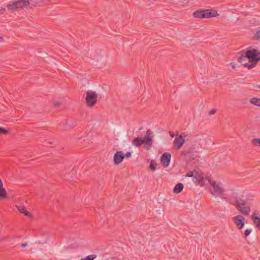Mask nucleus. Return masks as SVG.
<instances>
[{
    "label": "nucleus",
    "mask_w": 260,
    "mask_h": 260,
    "mask_svg": "<svg viewBox=\"0 0 260 260\" xmlns=\"http://www.w3.org/2000/svg\"><path fill=\"white\" fill-rule=\"evenodd\" d=\"M191 136L183 133L180 135V159H183L188 162L197 160L199 156L196 154H192L191 152L193 149L191 144Z\"/></svg>",
    "instance_id": "f257e3e1"
},
{
    "label": "nucleus",
    "mask_w": 260,
    "mask_h": 260,
    "mask_svg": "<svg viewBox=\"0 0 260 260\" xmlns=\"http://www.w3.org/2000/svg\"><path fill=\"white\" fill-rule=\"evenodd\" d=\"M43 3V0H19L8 4L7 8L9 11H16L20 9L28 8L30 4L34 6L40 5Z\"/></svg>",
    "instance_id": "f03ea898"
},
{
    "label": "nucleus",
    "mask_w": 260,
    "mask_h": 260,
    "mask_svg": "<svg viewBox=\"0 0 260 260\" xmlns=\"http://www.w3.org/2000/svg\"><path fill=\"white\" fill-rule=\"evenodd\" d=\"M186 176L192 177L193 181L201 184V186L205 184L203 174L199 171L194 170L193 171L189 172L187 173Z\"/></svg>",
    "instance_id": "7ed1b4c3"
},
{
    "label": "nucleus",
    "mask_w": 260,
    "mask_h": 260,
    "mask_svg": "<svg viewBox=\"0 0 260 260\" xmlns=\"http://www.w3.org/2000/svg\"><path fill=\"white\" fill-rule=\"evenodd\" d=\"M236 208L243 215L248 216L251 210L250 206H246L245 201L237 200L235 205Z\"/></svg>",
    "instance_id": "20e7f679"
},
{
    "label": "nucleus",
    "mask_w": 260,
    "mask_h": 260,
    "mask_svg": "<svg viewBox=\"0 0 260 260\" xmlns=\"http://www.w3.org/2000/svg\"><path fill=\"white\" fill-rule=\"evenodd\" d=\"M211 186L213 187L214 192L212 191L210 193L213 196H220L224 192L223 184L220 182H216L211 179L209 180Z\"/></svg>",
    "instance_id": "39448f33"
},
{
    "label": "nucleus",
    "mask_w": 260,
    "mask_h": 260,
    "mask_svg": "<svg viewBox=\"0 0 260 260\" xmlns=\"http://www.w3.org/2000/svg\"><path fill=\"white\" fill-rule=\"evenodd\" d=\"M98 94L92 90H88L86 92L85 101L87 106L93 107L97 102Z\"/></svg>",
    "instance_id": "423d86ee"
},
{
    "label": "nucleus",
    "mask_w": 260,
    "mask_h": 260,
    "mask_svg": "<svg viewBox=\"0 0 260 260\" xmlns=\"http://www.w3.org/2000/svg\"><path fill=\"white\" fill-rule=\"evenodd\" d=\"M247 57L250 62L256 63L260 60V52L254 49L246 51Z\"/></svg>",
    "instance_id": "0eeeda50"
},
{
    "label": "nucleus",
    "mask_w": 260,
    "mask_h": 260,
    "mask_svg": "<svg viewBox=\"0 0 260 260\" xmlns=\"http://www.w3.org/2000/svg\"><path fill=\"white\" fill-rule=\"evenodd\" d=\"M232 220L238 230H241L245 224L246 218L243 215H238L233 217Z\"/></svg>",
    "instance_id": "6e6552de"
},
{
    "label": "nucleus",
    "mask_w": 260,
    "mask_h": 260,
    "mask_svg": "<svg viewBox=\"0 0 260 260\" xmlns=\"http://www.w3.org/2000/svg\"><path fill=\"white\" fill-rule=\"evenodd\" d=\"M152 132L151 131V130H147L144 138L142 139L143 143L148 145L147 149H149L152 144L153 136H152Z\"/></svg>",
    "instance_id": "1a4fd4ad"
},
{
    "label": "nucleus",
    "mask_w": 260,
    "mask_h": 260,
    "mask_svg": "<svg viewBox=\"0 0 260 260\" xmlns=\"http://www.w3.org/2000/svg\"><path fill=\"white\" fill-rule=\"evenodd\" d=\"M171 154L167 152H165L162 154L160 157V161L162 163V166L166 168L167 167L170 162Z\"/></svg>",
    "instance_id": "9d476101"
},
{
    "label": "nucleus",
    "mask_w": 260,
    "mask_h": 260,
    "mask_svg": "<svg viewBox=\"0 0 260 260\" xmlns=\"http://www.w3.org/2000/svg\"><path fill=\"white\" fill-rule=\"evenodd\" d=\"M204 18H209L219 15L217 11L212 9H205Z\"/></svg>",
    "instance_id": "9b49d317"
},
{
    "label": "nucleus",
    "mask_w": 260,
    "mask_h": 260,
    "mask_svg": "<svg viewBox=\"0 0 260 260\" xmlns=\"http://www.w3.org/2000/svg\"><path fill=\"white\" fill-rule=\"evenodd\" d=\"M124 155L122 151H117L114 155V162L115 165L120 164L124 159Z\"/></svg>",
    "instance_id": "f8f14e48"
},
{
    "label": "nucleus",
    "mask_w": 260,
    "mask_h": 260,
    "mask_svg": "<svg viewBox=\"0 0 260 260\" xmlns=\"http://www.w3.org/2000/svg\"><path fill=\"white\" fill-rule=\"evenodd\" d=\"M258 212L255 211L251 215V218L255 226L260 229V215H258Z\"/></svg>",
    "instance_id": "ddd939ff"
},
{
    "label": "nucleus",
    "mask_w": 260,
    "mask_h": 260,
    "mask_svg": "<svg viewBox=\"0 0 260 260\" xmlns=\"http://www.w3.org/2000/svg\"><path fill=\"white\" fill-rule=\"evenodd\" d=\"M75 125V122L72 118L68 119L64 123H63V127L64 130L70 129V128L74 127Z\"/></svg>",
    "instance_id": "4468645a"
},
{
    "label": "nucleus",
    "mask_w": 260,
    "mask_h": 260,
    "mask_svg": "<svg viewBox=\"0 0 260 260\" xmlns=\"http://www.w3.org/2000/svg\"><path fill=\"white\" fill-rule=\"evenodd\" d=\"M205 9H200L194 11L192 13V16L196 18H204Z\"/></svg>",
    "instance_id": "2eb2a0df"
},
{
    "label": "nucleus",
    "mask_w": 260,
    "mask_h": 260,
    "mask_svg": "<svg viewBox=\"0 0 260 260\" xmlns=\"http://www.w3.org/2000/svg\"><path fill=\"white\" fill-rule=\"evenodd\" d=\"M17 209L21 213L24 214L25 216L30 217L31 216L30 213H29L27 210L26 209L25 207L23 206H16Z\"/></svg>",
    "instance_id": "dca6fc26"
},
{
    "label": "nucleus",
    "mask_w": 260,
    "mask_h": 260,
    "mask_svg": "<svg viewBox=\"0 0 260 260\" xmlns=\"http://www.w3.org/2000/svg\"><path fill=\"white\" fill-rule=\"evenodd\" d=\"M144 144L143 140L139 137L135 138L133 141V144L136 147H139Z\"/></svg>",
    "instance_id": "f3484780"
},
{
    "label": "nucleus",
    "mask_w": 260,
    "mask_h": 260,
    "mask_svg": "<svg viewBox=\"0 0 260 260\" xmlns=\"http://www.w3.org/2000/svg\"><path fill=\"white\" fill-rule=\"evenodd\" d=\"M247 54H246V51L245 52L244 51H242L241 52V54L239 56L238 58V61L239 62H242L245 61H246L247 59H248V57H247Z\"/></svg>",
    "instance_id": "a211bd4d"
},
{
    "label": "nucleus",
    "mask_w": 260,
    "mask_h": 260,
    "mask_svg": "<svg viewBox=\"0 0 260 260\" xmlns=\"http://www.w3.org/2000/svg\"><path fill=\"white\" fill-rule=\"evenodd\" d=\"M7 197V193L6 189L2 186L0 187V199H6Z\"/></svg>",
    "instance_id": "6ab92c4d"
},
{
    "label": "nucleus",
    "mask_w": 260,
    "mask_h": 260,
    "mask_svg": "<svg viewBox=\"0 0 260 260\" xmlns=\"http://www.w3.org/2000/svg\"><path fill=\"white\" fill-rule=\"evenodd\" d=\"M250 103L253 105L260 107V99L253 98L250 100Z\"/></svg>",
    "instance_id": "aec40b11"
},
{
    "label": "nucleus",
    "mask_w": 260,
    "mask_h": 260,
    "mask_svg": "<svg viewBox=\"0 0 260 260\" xmlns=\"http://www.w3.org/2000/svg\"><path fill=\"white\" fill-rule=\"evenodd\" d=\"M251 144L253 146L260 147V139H259V138L253 139L251 140Z\"/></svg>",
    "instance_id": "412c9836"
},
{
    "label": "nucleus",
    "mask_w": 260,
    "mask_h": 260,
    "mask_svg": "<svg viewBox=\"0 0 260 260\" xmlns=\"http://www.w3.org/2000/svg\"><path fill=\"white\" fill-rule=\"evenodd\" d=\"M178 133H179V132L178 131H176V137L175 139L174 144L175 148L177 149H179V137H178Z\"/></svg>",
    "instance_id": "4be33fe9"
},
{
    "label": "nucleus",
    "mask_w": 260,
    "mask_h": 260,
    "mask_svg": "<svg viewBox=\"0 0 260 260\" xmlns=\"http://www.w3.org/2000/svg\"><path fill=\"white\" fill-rule=\"evenodd\" d=\"M96 257V255L91 254V255H89L86 256L85 258H82L80 260H93L94 258H95Z\"/></svg>",
    "instance_id": "5701e85b"
},
{
    "label": "nucleus",
    "mask_w": 260,
    "mask_h": 260,
    "mask_svg": "<svg viewBox=\"0 0 260 260\" xmlns=\"http://www.w3.org/2000/svg\"><path fill=\"white\" fill-rule=\"evenodd\" d=\"M251 64L245 63L243 64L244 67L247 68L248 69H251L255 67V63L251 62Z\"/></svg>",
    "instance_id": "b1692460"
},
{
    "label": "nucleus",
    "mask_w": 260,
    "mask_h": 260,
    "mask_svg": "<svg viewBox=\"0 0 260 260\" xmlns=\"http://www.w3.org/2000/svg\"><path fill=\"white\" fill-rule=\"evenodd\" d=\"M156 164L155 163V162L153 160H151L150 161V169L154 171L155 170Z\"/></svg>",
    "instance_id": "393cba45"
},
{
    "label": "nucleus",
    "mask_w": 260,
    "mask_h": 260,
    "mask_svg": "<svg viewBox=\"0 0 260 260\" xmlns=\"http://www.w3.org/2000/svg\"><path fill=\"white\" fill-rule=\"evenodd\" d=\"M254 39L255 40H258L260 39V29L256 32L254 36Z\"/></svg>",
    "instance_id": "a878e982"
},
{
    "label": "nucleus",
    "mask_w": 260,
    "mask_h": 260,
    "mask_svg": "<svg viewBox=\"0 0 260 260\" xmlns=\"http://www.w3.org/2000/svg\"><path fill=\"white\" fill-rule=\"evenodd\" d=\"M0 133L6 135L9 133V131L3 127H0Z\"/></svg>",
    "instance_id": "bb28decb"
},
{
    "label": "nucleus",
    "mask_w": 260,
    "mask_h": 260,
    "mask_svg": "<svg viewBox=\"0 0 260 260\" xmlns=\"http://www.w3.org/2000/svg\"><path fill=\"white\" fill-rule=\"evenodd\" d=\"M174 192L177 193H179V183L176 184L174 189Z\"/></svg>",
    "instance_id": "cd10ccee"
},
{
    "label": "nucleus",
    "mask_w": 260,
    "mask_h": 260,
    "mask_svg": "<svg viewBox=\"0 0 260 260\" xmlns=\"http://www.w3.org/2000/svg\"><path fill=\"white\" fill-rule=\"evenodd\" d=\"M251 230L249 229H246L244 232V236L245 237L248 236L251 233Z\"/></svg>",
    "instance_id": "c85d7f7f"
},
{
    "label": "nucleus",
    "mask_w": 260,
    "mask_h": 260,
    "mask_svg": "<svg viewBox=\"0 0 260 260\" xmlns=\"http://www.w3.org/2000/svg\"><path fill=\"white\" fill-rule=\"evenodd\" d=\"M216 112H217L216 109H212L209 111V115H213V114H214Z\"/></svg>",
    "instance_id": "c756f323"
},
{
    "label": "nucleus",
    "mask_w": 260,
    "mask_h": 260,
    "mask_svg": "<svg viewBox=\"0 0 260 260\" xmlns=\"http://www.w3.org/2000/svg\"><path fill=\"white\" fill-rule=\"evenodd\" d=\"M132 155V153L131 152H126V153L125 154V155L124 156H125L126 157L128 158V157H130Z\"/></svg>",
    "instance_id": "7c9ffc66"
},
{
    "label": "nucleus",
    "mask_w": 260,
    "mask_h": 260,
    "mask_svg": "<svg viewBox=\"0 0 260 260\" xmlns=\"http://www.w3.org/2000/svg\"><path fill=\"white\" fill-rule=\"evenodd\" d=\"M183 185L180 183V192L183 190Z\"/></svg>",
    "instance_id": "2f4dec72"
},
{
    "label": "nucleus",
    "mask_w": 260,
    "mask_h": 260,
    "mask_svg": "<svg viewBox=\"0 0 260 260\" xmlns=\"http://www.w3.org/2000/svg\"><path fill=\"white\" fill-rule=\"evenodd\" d=\"M169 134L172 138H174L175 136V134L173 132H169Z\"/></svg>",
    "instance_id": "473e14b6"
},
{
    "label": "nucleus",
    "mask_w": 260,
    "mask_h": 260,
    "mask_svg": "<svg viewBox=\"0 0 260 260\" xmlns=\"http://www.w3.org/2000/svg\"><path fill=\"white\" fill-rule=\"evenodd\" d=\"M60 105V102H55L54 103V106H55V107H57V106H58Z\"/></svg>",
    "instance_id": "72a5a7b5"
},
{
    "label": "nucleus",
    "mask_w": 260,
    "mask_h": 260,
    "mask_svg": "<svg viewBox=\"0 0 260 260\" xmlns=\"http://www.w3.org/2000/svg\"><path fill=\"white\" fill-rule=\"evenodd\" d=\"M27 243H23L20 246L22 247V248H24L26 246H27Z\"/></svg>",
    "instance_id": "f704fd0d"
},
{
    "label": "nucleus",
    "mask_w": 260,
    "mask_h": 260,
    "mask_svg": "<svg viewBox=\"0 0 260 260\" xmlns=\"http://www.w3.org/2000/svg\"><path fill=\"white\" fill-rule=\"evenodd\" d=\"M5 9H3V8H1L0 9V14H2L3 13V12L5 11Z\"/></svg>",
    "instance_id": "c9c22d12"
},
{
    "label": "nucleus",
    "mask_w": 260,
    "mask_h": 260,
    "mask_svg": "<svg viewBox=\"0 0 260 260\" xmlns=\"http://www.w3.org/2000/svg\"><path fill=\"white\" fill-rule=\"evenodd\" d=\"M230 64L231 65L232 68L233 69H235L236 68L234 64H233L232 63H231Z\"/></svg>",
    "instance_id": "e433bc0d"
},
{
    "label": "nucleus",
    "mask_w": 260,
    "mask_h": 260,
    "mask_svg": "<svg viewBox=\"0 0 260 260\" xmlns=\"http://www.w3.org/2000/svg\"><path fill=\"white\" fill-rule=\"evenodd\" d=\"M3 40V38L0 36V42Z\"/></svg>",
    "instance_id": "4c0bfd02"
}]
</instances>
